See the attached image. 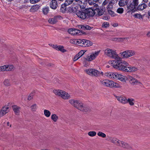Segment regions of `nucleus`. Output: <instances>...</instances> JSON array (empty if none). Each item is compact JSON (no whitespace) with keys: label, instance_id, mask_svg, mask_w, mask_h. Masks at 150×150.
Segmentation results:
<instances>
[{"label":"nucleus","instance_id":"1","mask_svg":"<svg viewBox=\"0 0 150 150\" xmlns=\"http://www.w3.org/2000/svg\"><path fill=\"white\" fill-rule=\"evenodd\" d=\"M113 64L114 65V66L115 67V68L123 71L133 72L138 70L137 67L130 66L127 62L124 60L113 62Z\"/></svg>","mask_w":150,"mask_h":150},{"label":"nucleus","instance_id":"2","mask_svg":"<svg viewBox=\"0 0 150 150\" xmlns=\"http://www.w3.org/2000/svg\"><path fill=\"white\" fill-rule=\"evenodd\" d=\"M69 102L72 105L81 111L86 112L90 110V108L88 106L84 105L79 100L72 99L70 100Z\"/></svg>","mask_w":150,"mask_h":150},{"label":"nucleus","instance_id":"3","mask_svg":"<svg viewBox=\"0 0 150 150\" xmlns=\"http://www.w3.org/2000/svg\"><path fill=\"white\" fill-rule=\"evenodd\" d=\"M105 54L107 56L117 60H112L111 61L112 66L114 68H115V67L114 66V65H113V62H117L118 61H122V60H121V58L120 57H118V55L117 54L116 52L112 49H107L105 50Z\"/></svg>","mask_w":150,"mask_h":150},{"label":"nucleus","instance_id":"4","mask_svg":"<svg viewBox=\"0 0 150 150\" xmlns=\"http://www.w3.org/2000/svg\"><path fill=\"white\" fill-rule=\"evenodd\" d=\"M68 32L69 34L73 35H84L87 34L85 32L74 28L69 29Z\"/></svg>","mask_w":150,"mask_h":150},{"label":"nucleus","instance_id":"5","mask_svg":"<svg viewBox=\"0 0 150 150\" xmlns=\"http://www.w3.org/2000/svg\"><path fill=\"white\" fill-rule=\"evenodd\" d=\"M86 73L90 76L98 77L99 76L100 72L94 69H89L85 70Z\"/></svg>","mask_w":150,"mask_h":150},{"label":"nucleus","instance_id":"6","mask_svg":"<svg viewBox=\"0 0 150 150\" xmlns=\"http://www.w3.org/2000/svg\"><path fill=\"white\" fill-rule=\"evenodd\" d=\"M76 14L77 16L82 19H85L86 18V13L85 11V10H77L76 12Z\"/></svg>","mask_w":150,"mask_h":150},{"label":"nucleus","instance_id":"7","mask_svg":"<svg viewBox=\"0 0 150 150\" xmlns=\"http://www.w3.org/2000/svg\"><path fill=\"white\" fill-rule=\"evenodd\" d=\"M95 9L92 8H88L85 9L86 16H93L95 14Z\"/></svg>","mask_w":150,"mask_h":150},{"label":"nucleus","instance_id":"8","mask_svg":"<svg viewBox=\"0 0 150 150\" xmlns=\"http://www.w3.org/2000/svg\"><path fill=\"white\" fill-rule=\"evenodd\" d=\"M111 81L106 79L100 81V82L101 85L110 88L111 86Z\"/></svg>","mask_w":150,"mask_h":150},{"label":"nucleus","instance_id":"9","mask_svg":"<svg viewBox=\"0 0 150 150\" xmlns=\"http://www.w3.org/2000/svg\"><path fill=\"white\" fill-rule=\"evenodd\" d=\"M128 80L131 84L132 85L137 84L138 83L141 84V83L139 82L135 78L132 76H130L129 77Z\"/></svg>","mask_w":150,"mask_h":150},{"label":"nucleus","instance_id":"10","mask_svg":"<svg viewBox=\"0 0 150 150\" xmlns=\"http://www.w3.org/2000/svg\"><path fill=\"white\" fill-rule=\"evenodd\" d=\"M8 108V107L5 106L0 110V117L3 116L9 112Z\"/></svg>","mask_w":150,"mask_h":150},{"label":"nucleus","instance_id":"11","mask_svg":"<svg viewBox=\"0 0 150 150\" xmlns=\"http://www.w3.org/2000/svg\"><path fill=\"white\" fill-rule=\"evenodd\" d=\"M82 42V44L80 45L82 46H89L93 45V43L89 40L83 39Z\"/></svg>","mask_w":150,"mask_h":150},{"label":"nucleus","instance_id":"12","mask_svg":"<svg viewBox=\"0 0 150 150\" xmlns=\"http://www.w3.org/2000/svg\"><path fill=\"white\" fill-rule=\"evenodd\" d=\"M12 108L15 114L17 115H18L20 112L21 108L16 105H12Z\"/></svg>","mask_w":150,"mask_h":150},{"label":"nucleus","instance_id":"13","mask_svg":"<svg viewBox=\"0 0 150 150\" xmlns=\"http://www.w3.org/2000/svg\"><path fill=\"white\" fill-rule=\"evenodd\" d=\"M115 97L120 102L123 104H126L127 103V99L126 97L123 96H115Z\"/></svg>","mask_w":150,"mask_h":150},{"label":"nucleus","instance_id":"14","mask_svg":"<svg viewBox=\"0 0 150 150\" xmlns=\"http://www.w3.org/2000/svg\"><path fill=\"white\" fill-rule=\"evenodd\" d=\"M70 43L74 44H82V40L80 39H73L71 40L70 41Z\"/></svg>","mask_w":150,"mask_h":150},{"label":"nucleus","instance_id":"15","mask_svg":"<svg viewBox=\"0 0 150 150\" xmlns=\"http://www.w3.org/2000/svg\"><path fill=\"white\" fill-rule=\"evenodd\" d=\"M58 6L56 0H52L50 4V6L53 9H56Z\"/></svg>","mask_w":150,"mask_h":150},{"label":"nucleus","instance_id":"16","mask_svg":"<svg viewBox=\"0 0 150 150\" xmlns=\"http://www.w3.org/2000/svg\"><path fill=\"white\" fill-rule=\"evenodd\" d=\"M78 27L79 28L81 29L84 30H90L92 29L93 28L87 25H79Z\"/></svg>","mask_w":150,"mask_h":150},{"label":"nucleus","instance_id":"17","mask_svg":"<svg viewBox=\"0 0 150 150\" xmlns=\"http://www.w3.org/2000/svg\"><path fill=\"white\" fill-rule=\"evenodd\" d=\"M84 50H82L79 52L78 53L76 54L73 59L74 61H76L78 60L80 57L82 56L84 53Z\"/></svg>","mask_w":150,"mask_h":150},{"label":"nucleus","instance_id":"18","mask_svg":"<svg viewBox=\"0 0 150 150\" xmlns=\"http://www.w3.org/2000/svg\"><path fill=\"white\" fill-rule=\"evenodd\" d=\"M95 10V14L99 16L102 15L104 13L103 10L100 8H97Z\"/></svg>","mask_w":150,"mask_h":150},{"label":"nucleus","instance_id":"19","mask_svg":"<svg viewBox=\"0 0 150 150\" xmlns=\"http://www.w3.org/2000/svg\"><path fill=\"white\" fill-rule=\"evenodd\" d=\"M53 48L57 50L60 51L62 52H64L66 51V50L64 49V47L62 46L56 45L54 46Z\"/></svg>","mask_w":150,"mask_h":150},{"label":"nucleus","instance_id":"20","mask_svg":"<svg viewBox=\"0 0 150 150\" xmlns=\"http://www.w3.org/2000/svg\"><path fill=\"white\" fill-rule=\"evenodd\" d=\"M113 39H118V42H123L127 43L130 42V38H113Z\"/></svg>","mask_w":150,"mask_h":150},{"label":"nucleus","instance_id":"21","mask_svg":"<svg viewBox=\"0 0 150 150\" xmlns=\"http://www.w3.org/2000/svg\"><path fill=\"white\" fill-rule=\"evenodd\" d=\"M129 1L128 0H120L118 4L120 6H123L127 4Z\"/></svg>","mask_w":150,"mask_h":150},{"label":"nucleus","instance_id":"22","mask_svg":"<svg viewBox=\"0 0 150 150\" xmlns=\"http://www.w3.org/2000/svg\"><path fill=\"white\" fill-rule=\"evenodd\" d=\"M111 85L110 88H120L121 87V86L119 84L112 81Z\"/></svg>","mask_w":150,"mask_h":150},{"label":"nucleus","instance_id":"23","mask_svg":"<svg viewBox=\"0 0 150 150\" xmlns=\"http://www.w3.org/2000/svg\"><path fill=\"white\" fill-rule=\"evenodd\" d=\"M70 95L64 91H63L61 97L64 99H68L70 98Z\"/></svg>","mask_w":150,"mask_h":150},{"label":"nucleus","instance_id":"24","mask_svg":"<svg viewBox=\"0 0 150 150\" xmlns=\"http://www.w3.org/2000/svg\"><path fill=\"white\" fill-rule=\"evenodd\" d=\"M136 6L133 3H131L129 6H128L127 8L128 10V12H130L131 11H134Z\"/></svg>","mask_w":150,"mask_h":150},{"label":"nucleus","instance_id":"25","mask_svg":"<svg viewBox=\"0 0 150 150\" xmlns=\"http://www.w3.org/2000/svg\"><path fill=\"white\" fill-rule=\"evenodd\" d=\"M147 5L145 4H139L137 7L138 10H142L147 7Z\"/></svg>","mask_w":150,"mask_h":150},{"label":"nucleus","instance_id":"26","mask_svg":"<svg viewBox=\"0 0 150 150\" xmlns=\"http://www.w3.org/2000/svg\"><path fill=\"white\" fill-rule=\"evenodd\" d=\"M57 17L55 16L53 18H50L49 19L48 22L49 23L51 24L56 23L57 21Z\"/></svg>","mask_w":150,"mask_h":150},{"label":"nucleus","instance_id":"27","mask_svg":"<svg viewBox=\"0 0 150 150\" xmlns=\"http://www.w3.org/2000/svg\"><path fill=\"white\" fill-rule=\"evenodd\" d=\"M122 57L124 58H128L129 57L128 50H126L120 53Z\"/></svg>","mask_w":150,"mask_h":150},{"label":"nucleus","instance_id":"28","mask_svg":"<svg viewBox=\"0 0 150 150\" xmlns=\"http://www.w3.org/2000/svg\"><path fill=\"white\" fill-rule=\"evenodd\" d=\"M53 92L55 95L60 96L61 97L63 91L59 90H53Z\"/></svg>","mask_w":150,"mask_h":150},{"label":"nucleus","instance_id":"29","mask_svg":"<svg viewBox=\"0 0 150 150\" xmlns=\"http://www.w3.org/2000/svg\"><path fill=\"white\" fill-rule=\"evenodd\" d=\"M43 13L44 15H47L48 13L49 10L48 7H45L42 9Z\"/></svg>","mask_w":150,"mask_h":150},{"label":"nucleus","instance_id":"30","mask_svg":"<svg viewBox=\"0 0 150 150\" xmlns=\"http://www.w3.org/2000/svg\"><path fill=\"white\" fill-rule=\"evenodd\" d=\"M59 117L55 114H53L51 116V119L54 122H56L58 119Z\"/></svg>","mask_w":150,"mask_h":150},{"label":"nucleus","instance_id":"31","mask_svg":"<svg viewBox=\"0 0 150 150\" xmlns=\"http://www.w3.org/2000/svg\"><path fill=\"white\" fill-rule=\"evenodd\" d=\"M35 91H33L28 96V100H32L33 98V97L35 95Z\"/></svg>","mask_w":150,"mask_h":150},{"label":"nucleus","instance_id":"32","mask_svg":"<svg viewBox=\"0 0 150 150\" xmlns=\"http://www.w3.org/2000/svg\"><path fill=\"white\" fill-rule=\"evenodd\" d=\"M128 54L129 57L135 55L136 52L134 50H128Z\"/></svg>","mask_w":150,"mask_h":150},{"label":"nucleus","instance_id":"33","mask_svg":"<svg viewBox=\"0 0 150 150\" xmlns=\"http://www.w3.org/2000/svg\"><path fill=\"white\" fill-rule=\"evenodd\" d=\"M95 59V56H94V55L91 54L90 56H88L87 58H86V59L88 61H92Z\"/></svg>","mask_w":150,"mask_h":150},{"label":"nucleus","instance_id":"34","mask_svg":"<svg viewBox=\"0 0 150 150\" xmlns=\"http://www.w3.org/2000/svg\"><path fill=\"white\" fill-rule=\"evenodd\" d=\"M44 113L45 116L47 117H49L51 115L50 112L48 110H44Z\"/></svg>","mask_w":150,"mask_h":150},{"label":"nucleus","instance_id":"35","mask_svg":"<svg viewBox=\"0 0 150 150\" xmlns=\"http://www.w3.org/2000/svg\"><path fill=\"white\" fill-rule=\"evenodd\" d=\"M4 85L6 86H9L11 85V82L9 80L6 79L4 80Z\"/></svg>","mask_w":150,"mask_h":150},{"label":"nucleus","instance_id":"36","mask_svg":"<svg viewBox=\"0 0 150 150\" xmlns=\"http://www.w3.org/2000/svg\"><path fill=\"white\" fill-rule=\"evenodd\" d=\"M74 0H66L64 3V5L65 6H68L71 4Z\"/></svg>","mask_w":150,"mask_h":150},{"label":"nucleus","instance_id":"37","mask_svg":"<svg viewBox=\"0 0 150 150\" xmlns=\"http://www.w3.org/2000/svg\"><path fill=\"white\" fill-rule=\"evenodd\" d=\"M109 140L111 142L114 144H115V143H116V142L117 139L115 137H110L109 138Z\"/></svg>","mask_w":150,"mask_h":150},{"label":"nucleus","instance_id":"38","mask_svg":"<svg viewBox=\"0 0 150 150\" xmlns=\"http://www.w3.org/2000/svg\"><path fill=\"white\" fill-rule=\"evenodd\" d=\"M31 110L33 112H35L37 109V105L36 104H35L30 107Z\"/></svg>","mask_w":150,"mask_h":150},{"label":"nucleus","instance_id":"39","mask_svg":"<svg viewBox=\"0 0 150 150\" xmlns=\"http://www.w3.org/2000/svg\"><path fill=\"white\" fill-rule=\"evenodd\" d=\"M127 103H129V104L130 105L132 106L134 105V103L133 102L134 101V100L133 99L128 98V99H127Z\"/></svg>","mask_w":150,"mask_h":150},{"label":"nucleus","instance_id":"40","mask_svg":"<svg viewBox=\"0 0 150 150\" xmlns=\"http://www.w3.org/2000/svg\"><path fill=\"white\" fill-rule=\"evenodd\" d=\"M97 135L98 136L103 138H105L106 137V134L101 132H99L97 133Z\"/></svg>","mask_w":150,"mask_h":150},{"label":"nucleus","instance_id":"41","mask_svg":"<svg viewBox=\"0 0 150 150\" xmlns=\"http://www.w3.org/2000/svg\"><path fill=\"white\" fill-rule=\"evenodd\" d=\"M96 132L94 131H90L88 133L89 136L91 137H94L96 135Z\"/></svg>","mask_w":150,"mask_h":150},{"label":"nucleus","instance_id":"42","mask_svg":"<svg viewBox=\"0 0 150 150\" xmlns=\"http://www.w3.org/2000/svg\"><path fill=\"white\" fill-rule=\"evenodd\" d=\"M118 74L117 73H112V74L111 78L114 79H117L118 76Z\"/></svg>","mask_w":150,"mask_h":150},{"label":"nucleus","instance_id":"43","mask_svg":"<svg viewBox=\"0 0 150 150\" xmlns=\"http://www.w3.org/2000/svg\"><path fill=\"white\" fill-rule=\"evenodd\" d=\"M6 71H11L12 70L13 68V66L12 65H6Z\"/></svg>","mask_w":150,"mask_h":150},{"label":"nucleus","instance_id":"44","mask_svg":"<svg viewBox=\"0 0 150 150\" xmlns=\"http://www.w3.org/2000/svg\"><path fill=\"white\" fill-rule=\"evenodd\" d=\"M121 144L120 146L122 147L123 148H127L128 146V144L127 143L122 141Z\"/></svg>","mask_w":150,"mask_h":150},{"label":"nucleus","instance_id":"45","mask_svg":"<svg viewBox=\"0 0 150 150\" xmlns=\"http://www.w3.org/2000/svg\"><path fill=\"white\" fill-rule=\"evenodd\" d=\"M134 16L137 18L141 19L142 18V15L140 14L136 13L134 15Z\"/></svg>","mask_w":150,"mask_h":150},{"label":"nucleus","instance_id":"46","mask_svg":"<svg viewBox=\"0 0 150 150\" xmlns=\"http://www.w3.org/2000/svg\"><path fill=\"white\" fill-rule=\"evenodd\" d=\"M6 65L0 67V71H6Z\"/></svg>","mask_w":150,"mask_h":150},{"label":"nucleus","instance_id":"47","mask_svg":"<svg viewBox=\"0 0 150 150\" xmlns=\"http://www.w3.org/2000/svg\"><path fill=\"white\" fill-rule=\"evenodd\" d=\"M118 75L119 76H118L117 79L122 81H125V79L123 77V76L121 74H119Z\"/></svg>","mask_w":150,"mask_h":150},{"label":"nucleus","instance_id":"48","mask_svg":"<svg viewBox=\"0 0 150 150\" xmlns=\"http://www.w3.org/2000/svg\"><path fill=\"white\" fill-rule=\"evenodd\" d=\"M109 25V24L108 22H104L103 23L102 27L103 28H106L108 27Z\"/></svg>","mask_w":150,"mask_h":150},{"label":"nucleus","instance_id":"49","mask_svg":"<svg viewBox=\"0 0 150 150\" xmlns=\"http://www.w3.org/2000/svg\"><path fill=\"white\" fill-rule=\"evenodd\" d=\"M123 11V9L122 8H119L117 10V12L120 14L122 13Z\"/></svg>","mask_w":150,"mask_h":150},{"label":"nucleus","instance_id":"50","mask_svg":"<svg viewBox=\"0 0 150 150\" xmlns=\"http://www.w3.org/2000/svg\"><path fill=\"white\" fill-rule=\"evenodd\" d=\"M112 73L111 72H106L105 73L104 75L105 76L108 77L109 78H111L112 74Z\"/></svg>","mask_w":150,"mask_h":150},{"label":"nucleus","instance_id":"51","mask_svg":"<svg viewBox=\"0 0 150 150\" xmlns=\"http://www.w3.org/2000/svg\"><path fill=\"white\" fill-rule=\"evenodd\" d=\"M88 3L90 5H94L96 3V2L93 0H89Z\"/></svg>","mask_w":150,"mask_h":150},{"label":"nucleus","instance_id":"52","mask_svg":"<svg viewBox=\"0 0 150 150\" xmlns=\"http://www.w3.org/2000/svg\"><path fill=\"white\" fill-rule=\"evenodd\" d=\"M100 52V50H99L97 51V52H94V53H93L92 55H94L95 56V58L96 57H97L99 54Z\"/></svg>","mask_w":150,"mask_h":150},{"label":"nucleus","instance_id":"53","mask_svg":"<svg viewBox=\"0 0 150 150\" xmlns=\"http://www.w3.org/2000/svg\"><path fill=\"white\" fill-rule=\"evenodd\" d=\"M62 6V5L61 6L60 8V11L62 13H64L65 11L66 8L65 7H63Z\"/></svg>","mask_w":150,"mask_h":150},{"label":"nucleus","instance_id":"54","mask_svg":"<svg viewBox=\"0 0 150 150\" xmlns=\"http://www.w3.org/2000/svg\"><path fill=\"white\" fill-rule=\"evenodd\" d=\"M122 141H121L118 139H117V141L116 142V143L115 144H116L117 146H120L121 144V143L122 142Z\"/></svg>","mask_w":150,"mask_h":150},{"label":"nucleus","instance_id":"55","mask_svg":"<svg viewBox=\"0 0 150 150\" xmlns=\"http://www.w3.org/2000/svg\"><path fill=\"white\" fill-rule=\"evenodd\" d=\"M109 14L111 15L112 16H115V13L112 11H108Z\"/></svg>","mask_w":150,"mask_h":150},{"label":"nucleus","instance_id":"56","mask_svg":"<svg viewBox=\"0 0 150 150\" xmlns=\"http://www.w3.org/2000/svg\"><path fill=\"white\" fill-rule=\"evenodd\" d=\"M40 0H30V2L31 3L35 4L38 2Z\"/></svg>","mask_w":150,"mask_h":150},{"label":"nucleus","instance_id":"57","mask_svg":"<svg viewBox=\"0 0 150 150\" xmlns=\"http://www.w3.org/2000/svg\"><path fill=\"white\" fill-rule=\"evenodd\" d=\"M132 3L137 6L138 4V0H133Z\"/></svg>","mask_w":150,"mask_h":150},{"label":"nucleus","instance_id":"58","mask_svg":"<svg viewBox=\"0 0 150 150\" xmlns=\"http://www.w3.org/2000/svg\"><path fill=\"white\" fill-rule=\"evenodd\" d=\"M112 41H115L116 42H118V39H113V38H112Z\"/></svg>","mask_w":150,"mask_h":150},{"label":"nucleus","instance_id":"59","mask_svg":"<svg viewBox=\"0 0 150 150\" xmlns=\"http://www.w3.org/2000/svg\"><path fill=\"white\" fill-rule=\"evenodd\" d=\"M82 6L81 5H80V8L82 9H84L85 8V5L84 4H83V5H82Z\"/></svg>","mask_w":150,"mask_h":150},{"label":"nucleus","instance_id":"60","mask_svg":"<svg viewBox=\"0 0 150 150\" xmlns=\"http://www.w3.org/2000/svg\"><path fill=\"white\" fill-rule=\"evenodd\" d=\"M108 3V2L107 1H104L103 3V5H106Z\"/></svg>","mask_w":150,"mask_h":150},{"label":"nucleus","instance_id":"61","mask_svg":"<svg viewBox=\"0 0 150 150\" xmlns=\"http://www.w3.org/2000/svg\"><path fill=\"white\" fill-rule=\"evenodd\" d=\"M147 14L148 16L150 17V9L147 12Z\"/></svg>","mask_w":150,"mask_h":150},{"label":"nucleus","instance_id":"62","mask_svg":"<svg viewBox=\"0 0 150 150\" xmlns=\"http://www.w3.org/2000/svg\"><path fill=\"white\" fill-rule=\"evenodd\" d=\"M147 37H150V31L147 34Z\"/></svg>","mask_w":150,"mask_h":150},{"label":"nucleus","instance_id":"63","mask_svg":"<svg viewBox=\"0 0 150 150\" xmlns=\"http://www.w3.org/2000/svg\"><path fill=\"white\" fill-rule=\"evenodd\" d=\"M53 64H48V65L49 66H52V65H53Z\"/></svg>","mask_w":150,"mask_h":150},{"label":"nucleus","instance_id":"64","mask_svg":"<svg viewBox=\"0 0 150 150\" xmlns=\"http://www.w3.org/2000/svg\"><path fill=\"white\" fill-rule=\"evenodd\" d=\"M100 74H101L102 75H103V72H100L99 76H100Z\"/></svg>","mask_w":150,"mask_h":150}]
</instances>
